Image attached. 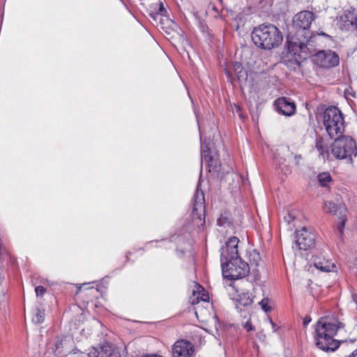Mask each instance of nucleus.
Returning <instances> with one entry per match:
<instances>
[{"mask_svg": "<svg viewBox=\"0 0 357 357\" xmlns=\"http://www.w3.org/2000/svg\"><path fill=\"white\" fill-rule=\"evenodd\" d=\"M314 20L313 13L304 10L296 14L293 20L294 26L298 30L294 36H287V49L290 54L298 56L301 60L307 59L313 53L312 45L309 38H311L307 30Z\"/></svg>", "mask_w": 357, "mask_h": 357, "instance_id": "1", "label": "nucleus"}, {"mask_svg": "<svg viewBox=\"0 0 357 357\" xmlns=\"http://www.w3.org/2000/svg\"><path fill=\"white\" fill-rule=\"evenodd\" d=\"M238 238L234 236L221 248L222 276L231 280L245 277L250 270L249 264L238 257Z\"/></svg>", "mask_w": 357, "mask_h": 357, "instance_id": "2", "label": "nucleus"}, {"mask_svg": "<svg viewBox=\"0 0 357 357\" xmlns=\"http://www.w3.org/2000/svg\"><path fill=\"white\" fill-rule=\"evenodd\" d=\"M344 326L337 320L320 319L317 324L316 344L324 351H334L339 347V342L334 339L337 330Z\"/></svg>", "mask_w": 357, "mask_h": 357, "instance_id": "3", "label": "nucleus"}, {"mask_svg": "<svg viewBox=\"0 0 357 357\" xmlns=\"http://www.w3.org/2000/svg\"><path fill=\"white\" fill-rule=\"evenodd\" d=\"M251 37L256 46L264 50L278 47L283 40L280 31L271 24H263L255 27Z\"/></svg>", "mask_w": 357, "mask_h": 357, "instance_id": "4", "label": "nucleus"}, {"mask_svg": "<svg viewBox=\"0 0 357 357\" xmlns=\"http://www.w3.org/2000/svg\"><path fill=\"white\" fill-rule=\"evenodd\" d=\"M323 123L328 136L333 139L344 131V119L342 112L335 106L327 107L323 114Z\"/></svg>", "mask_w": 357, "mask_h": 357, "instance_id": "5", "label": "nucleus"}, {"mask_svg": "<svg viewBox=\"0 0 357 357\" xmlns=\"http://www.w3.org/2000/svg\"><path fill=\"white\" fill-rule=\"evenodd\" d=\"M332 145L331 153L336 159H347L350 162L353 157L357 155V147L355 141L349 136H338Z\"/></svg>", "mask_w": 357, "mask_h": 357, "instance_id": "6", "label": "nucleus"}, {"mask_svg": "<svg viewBox=\"0 0 357 357\" xmlns=\"http://www.w3.org/2000/svg\"><path fill=\"white\" fill-rule=\"evenodd\" d=\"M191 215L193 222L197 226L202 225L204 223L205 198L202 190L199 189V185H197L193 197V206Z\"/></svg>", "mask_w": 357, "mask_h": 357, "instance_id": "7", "label": "nucleus"}, {"mask_svg": "<svg viewBox=\"0 0 357 357\" xmlns=\"http://www.w3.org/2000/svg\"><path fill=\"white\" fill-rule=\"evenodd\" d=\"M338 55L331 50H322L313 55V62L324 68H333L339 64Z\"/></svg>", "mask_w": 357, "mask_h": 357, "instance_id": "8", "label": "nucleus"}, {"mask_svg": "<svg viewBox=\"0 0 357 357\" xmlns=\"http://www.w3.org/2000/svg\"><path fill=\"white\" fill-rule=\"evenodd\" d=\"M316 233L312 229L302 228L296 231V243L301 250H310L315 245Z\"/></svg>", "mask_w": 357, "mask_h": 357, "instance_id": "9", "label": "nucleus"}, {"mask_svg": "<svg viewBox=\"0 0 357 357\" xmlns=\"http://www.w3.org/2000/svg\"><path fill=\"white\" fill-rule=\"evenodd\" d=\"M194 354V345L185 340H177L172 346L173 357H190Z\"/></svg>", "mask_w": 357, "mask_h": 357, "instance_id": "10", "label": "nucleus"}, {"mask_svg": "<svg viewBox=\"0 0 357 357\" xmlns=\"http://www.w3.org/2000/svg\"><path fill=\"white\" fill-rule=\"evenodd\" d=\"M73 340L69 337H57L52 351L55 356L62 357L66 356L70 352L73 348Z\"/></svg>", "mask_w": 357, "mask_h": 357, "instance_id": "11", "label": "nucleus"}, {"mask_svg": "<svg viewBox=\"0 0 357 357\" xmlns=\"http://www.w3.org/2000/svg\"><path fill=\"white\" fill-rule=\"evenodd\" d=\"M274 105L278 112L280 114L290 116L295 114L296 107L295 103L290 98L281 97L276 99Z\"/></svg>", "mask_w": 357, "mask_h": 357, "instance_id": "12", "label": "nucleus"}, {"mask_svg": "<svg viewBox=\"0 0 357 357\" xmlns=\"http://www.w3.org/2000/svg\"><path fill=\"white\" fill-rule=\"evenodd\" d=\"M355 16L353 11L344 10L343 13L337 18V26L344 31H349L354 29Z\"/></svg>", "mask_w": 357, "mask_h": 357, "instance_id": "13", "label": "nucleus"}, {"mask_svg": "<svg viewBox=\"0 0 357 357\" xmlns=\"http://www.w3.org/2000/svg\"><path fill=\"white\" fill-rule=\"evenodd\" d=\"M113 352L112 346L110 344L105 342L98 345V347H93L89 354V357H109L112 356Z\"/></svg>", "mask_w": 357, "mask_h": 357, "instance_id": "14", "label": "nucleus"}, {"mask_svg": "<svg viewBox=\"0 0 357 357\" xmlns=\"http://www.w3.org/2000/svg\"><path fill=\"white\" fill-rule=\"evenodd\" d=\"M248 254L250 261V268H252L253 273L256 274L255 278L259 277V270L257 267L259 266L261 261L259 253L256 250H252Z\"/></svg>", "mask_w": 357, "mask_h": 357, "instance_id": "15", "label": "nucleus"}, {"mask_svg": "<svg viewBox=\"0 0 357 357\" xmlns=\"http://www.w3.org/2000/svg\"><path fill=\"white\" fill-rule=\"evenodd\" d=\"M233 70L236 76L237 79L240 82H245L248 79V75L247 70L242 66V64L236 62L233 66Z\"/></svg>", "mask_w": 357, "mask_h": 357, "instance_id": "16", "label": "nucleus"}, {"mask_svg": "<svg viewBox=\"0 0 357 357\" xmlns=\"http://www.w3.org/2000/svg\"><path fill=\"white\" fill-rule=\"evenodd\" d=\"M314 265L317 268L324 272H330L333 271L335 265L333 263L326 260H321L320 258H315Z\"/></svg>", "mask_w": 357, "mask_h": 357, "instance_id": "17", "label": "nucleus"}, {"mask_svg": "<svg viewBox=\"0 0 357 357\" xmlns=\"http://www.w3.org/2000/svg\"><path fill=\"white\" fill-rule=\"evenodd\" d=\"M315 148L319 153V155L322 157L324 160L325 158H328L329 156V153L327 150H325V147L324 145V139L322 137L317 136L315 142Z\"/></svg>", "mask_w": 357, "mask_h": 357, "instance_id": "18", "label": "nucleus"}, {"mask_svg": "<svg viewBox=\"0 0 357 357\" xmlns=\"http://www.w3.org/2000/svg\"><path fill=\"white\" fill-rule=\"evenodd\" d=\"M238 302L243 306H248L253 303V297L249 292L243 293L239 295Z\"/></svg>", "mask_w": 357, "mask_h": 357, "instance_id": "19", "label": "nucleus"}, {"mask_svg": "<svg viewBox=\"0 0 357 357\" xmlns=\"http://www.w3.org/2000/svg\"><path fill=\"white\" fill-rule=\"evenodd\" d=\"M318 181L321 186L326 187L331 181V176L328 172H323L318 175Z\"/></svg>", "mask_w": 357, "mask_h": 357, "instance_id": "20", "label": "nucleus"}, {"mask_svg": "<svg viewBox=\"0 0 357 357\" xmlns=\"http://www.w3.org/2000/svg\"><path fill=\"white\" fill-rule=\"evenodd\" d=\"M324 211L327 213L336 214L337 206L332 202H325L324 205Z\"/></svg>", "mask_w": 357, "mask_h": 357, "instance_id": "21", "label": "nucleus"}, {"mask_svg": "<svg viewBox=\"0 0 357 357\" xmlns=\"http://www.w3.org/2000/svg\"><path fill=\"white\" fill-rule=\"evenodd\" d=\"M203 158L204 161L208 163L210 171H211V168H215L217 167L218 161L213 159L212 156L210 155V152L205 151Z\"/></svg>", "mask_w": 357, "mask_h": 357, "instance_id": "22", "label": "nucleus"}, {"mask_svg": "<svg viewBox=\"0 0 357 357\" xmlns=\"http://www.w3.org/2000/svg\"><path fill=\"white\" fill-rule=\"evenodd\" d=\"M276 160V165L278 166V168L280 169L281 172H282L284 174H289L291 172V170L287 165L283 164V162H285V160H283L281 158L280 160L275 158Z\"/></svg>", "mask_w": 357, "mask_h": 357, "instance_id": "23", "label": "nucleus"}, {"mask_svg": "<svg viewBox=\"0 0 357 357\" xmlns=\"http://www.w3.org/2000/svg\"><path fill=\"white\" fill-rule=\"evenodd\" d=\"M45 312L40 309H37L36 313L33 317V321L36 324H40L44 321Z\"/></svg>", "mask_w": 357, "mask_h": 357, "instance_id": "24", "label": "nucleus"}, {"mask_svg": "<svg viewBox=\"0 0 357 357\" xmlns=\"http://www.w3.org/2000/svg\"><path fill=\"white\" fill-rule=\"evenodd\" d=\"M259 304L260 305L262 310L265 312H268L270 310V307H268V300L267 298L262 299Z\"/></svg>", "mask_w": 357, "mask_h": 357, "instance_id": "25", "label": "nucleus"}, {"mask_svg": "<svg viewBox=\"0 0 357 357\" xmlns=\"http://www.w3.org/2000/svg\"><path fill=\"white\" fill-rule=\"evenodd\" d=\"M284 218L287 223H291L296 218L294 212H288V213L284 217Z\"/></svg>", "mask_w": 357, "mask_h": 357, "instance_id": "26", "label": "nucleus"}, {"mask_svg": "<svg viewBox=\"0 0 357 357\" xmlns=\"http://www.w3.org/2000/svg\"><path fill=\"white\" fill-rule=\"evenodd\" d=\"M35 291L37 296H41L46 292V289L43 286H38L35 288Z\"/></svg>", "mask_w": 357, "mask_h": 357, "instance_id": "27", "label": "nucleus"}, {"mask_svg": "<svg viewBox=\"0 0 357 357\" xmlns=\"http://www.w3.org/2000/svg\"><path fill=\"white\" fill-rule=\"evenodd\" d=\"M344 225H345V219H342V220L337 225V229H338L339 232L340 233V234H342L343 233Z\"/></svg>", "mask_w": 357, "mask_h": 357, "instance_id": "28", "label": "nucleus"}, {"mask_svg": "<svg viewBox=\"0 0 357 357\" xmlns=\"http://www.w3.org/2000/svg\"><path fill=\"white\" fill-rule=\"evenodd\" d=\"M225 73L227 76L228 80L231 82L234 80V77L231 73L227 68L225 69Z\"/></svg>", "mask_w": 357, "mask_h": 357, "instance_id": "29", "label": "nucleus"}, {"mask_svg": "<svg viewBox=\"0 0 357 357\" xmlns=\"http://www.w3.org/2000/svg\"><path fill=\"white\" fill-rule=\"evenodd\" d=\"M244 328L248 332L254 330V328L252 327V324H251V322L250 321H248L245 323V324L244 326Z\"/></svg>", "mask_w": 357, "mask_h": 357, "instance_id": "30", "label": "nucleus"}, {"mask_svg": "<svg viewBox=\"0 0 357 357\" xmlns=\"http://www.w3.org/2000/svg\"><path fill=\"white\" fill-rule=\"evenodd\" d=\"M311 321V319L308 317H306L303 320V324L307 325Z\"/></svg>", "mask_w": 357, "mask_h": 357, "instance_id": "31", "label": "nucleus"}, {"mask_svg": "<svg viewBox=\"0 0 357 357\" xmlns=\"http://www.w3.org/2000/svg\"><path fill=\"white\" fill-rule=\"evenodd\" d=\"M347 357H357V349H355L352 353H351Z\"/></svg>", "mask_w": 357, "mask_h": 357, "instance_id": "32", "label": "nucleus"}, {"mask_svg": "<svg viewBox=\"0 0 357 357\" xmlns=\"http://www.w3.org/2000/svg\"><path fill=\"white\" fill-rule=\"evenodd\" d=\"M165 8H164V7H163L162 4V3H160V9H159V13H160V14L163 15V12H165Z\"/></svg>", "mask_w": 357, "mask_h": 357, "instance_id": "33", "label": "nucleus"}, {"mask_svg": "<svg viewBox=\"0 0 357 357\" xmlns=\"http://www.w3.org/2000/svg\"><path fill=\"white\" fill-rule=\"evenodd\" d=\"M208 296H207V295H206V294H204L202 295V296L201 297V299H202V301H208Z\"/></svg>", "mask_w": 357, "mask_h": 357, "instance_id": "34", "label": "nucleus"}, {"mask_svg": "<svg viewBox=\"0 0 357 357\" xmlns=\"http://www.w3.org/2000/svg\"><path fill=\"white\" fill-rule=\"evenodd\" d=\"M353 301L355 302V303L357 305V294L352 295Z\"/></svg>", "mask_w": 357, "mask_h": 357, "instance_id": "35", "label": "nucleus"}, {"mask_svg": "<svg viewBox=\"0 0 357 357\" xmlns=\"http://www.w3.org/2000/svg\"><path fill=\"white\" fill-rule=\"evenodd\" d=\"M271 324H272V327H273V329L274 331H276L278 330V326L272 321H271Z\"/></svg>", "mask_w": 357, "mask_h": 357, "instance_id": "36", "label": "nucleus"}, {"mask_svg": "<svg viewBox=\"0 0 357 357\" xmlns=\"http://www.w3.org/2000/svg\"><path fill=\"white\" fill-rule=\"evenodd\" d=\"M218 225L219 226H222V225H223V223H222V219H221V218H219V219L218 220Z\"/></svg>", "mask_w": 357, "mask_h": 357, "instance_id": "37", "label": "nucleus"}, {"mask_svg": "<svg viewBox=\"0 0 357 357\" xmlns=\"http://www.w3.org/2000/svg\"><path fill=\"white\" fill-rule=\"evenodd\" d=\"M235 20H239V21H241L242 20V17H240V15H237L236 17L235 18Z\"/></svg>", "mask_w": 357, "mask_h": 357, "instance_id": "38", "label": "nucleus"}, {"mask_svg": "<svg viewBox=\"0 0 357 357\" xmlns=\"http://www.w3.org/2000/svg\"><path fill=\"white\" fill-rule=\"evenodd\" d=\"M354 29H357V16H355V26Z\"/></svg>", "mask_w": 357, "mask_h": 357, "instance_id": "39", "label": "nucleus"}]
</instances>
